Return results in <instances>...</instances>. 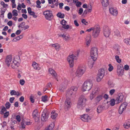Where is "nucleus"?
<instances>
[{"label":"nucleus","instance_id":"nucleus-43","mask_svg":"<svg viewBox=\"0 0 130 130\" xmlns=\"http://www.w3.org/2000/svg\"><path fill=\"white\" fill-rule=\"evenodd\" d=\"M1 4L4 8H8V5L7 4H5L3 2V1L1 2Z\"/></svg>","mask_w":130,"mask_h":130},{"label":"nucleus","instance_id":"nucleus-49","mask_svg":"<svg viewBox=\"0 0 130 130\" xmlns=\"http://www.w3.org/2000/svg\"><path fill=\"white\" fill-rule=\"evenodd\" d=\"M5 11L3 10H1V14L0 15V17L2 18H3L4 17V15Z\"/></svg>","mask_w":130,"mask_h":130},{"label":"nucleus","instance_id":"nucleus-48","mask_svg":"<svg viewBox=\"0 0 130 130\" xmlns=\"http://www.w3.org/2000/svg\"><path fill=\"white\" fill-rule=\"evenodd\" d=\"M109 68L108 69L109 71L110 72H111L113 69V67L110 64H109Z\"/></svg>","mask_w":130,"mask_h":130},{"label":"nucleus","instance_id":"nucleus-63","mask_svg":"<svg viewBox=\"0 0 130 130\" xmlns=\"http://www.w3.org/2000/svg\"><path fill=\"white\" fill-rule=\"evenodd\" d=\"M83 9L82 8H80L79 10L78 13L80 15H81L83 12Z\"/></svg>","mask_w":130,"mask_h":130},{"label":"nucleus","instance_id":"nucleus-6","mask_svg":"<svg viewBox=\"0 0 130 130\" xmlns=\"http://www.w3.org/2000/svg\"><path fill=\"white\" fill-rule=\"evenodd\" d=\"M104 74L105 70L104 69H100L96 76V80L98 82H100L101 80L104 76Z\"/></svg>","mask_w":130,"mask_h":130},{"label":"nucleus","instance_id":"nucleus-32","mask_svg":"<svg viewBox=\"0 0 130 130\" xmlns=\"http://www.w3.org/2000/svg\"><path fill=\"white\" fill-rule=\"evenodd\" d=\"M10 94L11 95H14L18 96L20 95V93L18 92H16L14 90H11L10 92Z\"/></svg>","mask_w":130,"mask_h":130},{"label":"nucleus","instance_id":"nucleus-20","mask_svg":"<svg viewBox=\"0 0 130 130\" xmlns=\"http://www.w3.org/2000/svg\"><path fill=\"white\" fill-rule=\"evenodd\" d=\"M109 11L110 14L112 15L116 16L118 14L117 10L116 9L111 7L109 8Z\"/></svg>","mask_w":130,"mask_h":130},{"label":"nucleus","instance_id":"nucleus-39","mask_svg":"<svg viewBox=\"0 0 130 130\" xmlns=\"http://www.w3.org/2000/svg\"><path fill=\"white\" fill-rule=\"evenodd\" d=\"M115 35L118 37H120L121 35L119 31L117 30H116L115 31Z\"/></svg>","mask_w":130,"mask_h":130},{"label":"nucleus","instance_id":"nucleus-58","mask_svg":"<svg viewBox=\"0 0 130 130\" xmlns=\"http://www.w3.org/2000/svg\"><path fill=\"white\" fill-rule=\"evenodd\" d=\"M16 119L19 122H20L21 120L20 116L19 115L17 116L16 117Z\"/></svg>","mask_w":130,"mask_h":130},{"label":"nucleus","instance_id":"nucleus-19","mask_svg":"<svg viewBox=\"0 0 130 130\" xmlns=\"http://www.w3.org/2000/svg\"><path fill=\"white\" fill-rule=\"evenodd\" d=\"M123 97L124 96L123 94L122 93L119 94L115 100L116 103L118 104L120 102H122Z\"/></svg>","mask_w":130,"mask_h":130},{"label":"nucleus","instance_id":"nucleus-12","mask_svg":"<svg viewBox=\"0 0 130 130\" xmlns=\"http://www.w3.org/2000/svg\"><path fill=\"white\" fill-rule=\"evenodd\" d=\"M117 72L118 75H119L121 76L123 74V67L122 64H119L118 66Z\"/></svg>","mask_w":130,"mask_h":130},{"label":"nucleus","instance_id":"nucleus-46","mask_svg":"<svg viewBox=\"0 0 130 130\" xmlns=\"http://www.w3.org/2000/svg\"><path fill=\"white\" fill-rule=\"evenodd\" d=\"M11 104L8 102H7L5 104V106L7 109H8L10 106Z\"/></svg>","mask_w":130,"mask_h":130},{"label":"nucleus","instance_id":"nucleus-64","mask_svg":"<svg viewBox=\"0 0 130 130\" xmlns=\"http://www.w3.org/2000/svg\"><path fill=\"white\" fill-rule=\"evenodd\" d=\"M24 97L23 96H22L20 98L19 100L20 102H23L24 101Z\"/></svg>","mask_w":130,"mask_h":130},{"label":"nucleus","instance_id":"nucleus-11","mask_svg":"<svg viewBox=\"0 0 130 130\" xmlns=\"http://www.w3.org/2000/svg\"><path fill=\"white\" fill-rule=\"evenodd\" d=\"M48 114L46 112V110H44L42 113L41 117V120L43 122H45L47 121L48 118Z\"/></svg>","mask_w":130,"mask_h":130},{"label":"nucleus","instance_id":"nucleus-31","mask_svg":"<svg viewBox=\"0 0 130 130\" xmlns=\"http://www.w3.org/2000/svg\"><path fill=\"white\" fill-rule=\"evenodd\" d=\"M66 85L65 84L62 83L61 84L59 88V90L61 92H63L66 88Z\"/></svg>","mask_w":130,"mask_h":130},{"label":"nucleus","instance_id":"nucleus-9","mask_svg":"<svg viewBox=\"0 0 130 130\" xmlns=\"http://www.w3.org/2000/svg\"><path fill=\"white\" fill-rule=\"evenodd\" d=\"M33 117L36 122H39L40 120V116L37 109L35 110L32 113Z\"/></svg>","mask_w":130,"mask_h":130},{"label":"nucleus","instance_id":"nucleus-21","mask_svg":"<svg viewBox=\"0 0 130 130\" xmlns=\"http://www.w3.org/2000/svg\"><path fill=\"white\" fill-rule=\"evenodd\" d=\"M60 23L62 25V27L64 29H68L69 28L72 29V27L71 26H69L68 25H66L67 22L64 20H63L60 22Z\"/></svg>","mask_w":130,"mask_h":130},{"label":"nucleus","instance_id":"nucleus-3","mask_svg":"<svg viewBox=\"0 0 130 130\" xmlns=\"http://www.w3.org/2000/svg\"><path fill=\"white\" fill-rule=\"evenodd\" d=\"M90 55L93 60L95 61L96 60L98 55V49L95 47H92L90 50Z\"/></svg>","mask_w":130,"mask_h":130},{"label":"nucleus","instance_id":"nucleus-16","mask_svg":"<svg viewBox=\"0 0 130 130\" xmlns=\"http://www.w3.org/2000/svg\"><path fill=\"white\" fill-rule=\"evenodd\" d=\"M80 118L84 122H88L91 119V117L87 114H84L80 116Z\"/></svg>","mask_w":130,"mask_h":130},{"label":"nucleus","instance_id":"nucleus-28","mask_svg":"<svg viewBox=\"0 0 130 130\" xmlns=\"http://www.w3.org/2000/svg\"><path fill=\"white\" fill-rule=\"evenodd\" d=\"M60 36L62 37L64 40L66 41L69 40L70 39L69 36H66V35L64 34L61 35Z\"/></svg>","mask_w":130,"mask_h":130},{"label":"nucleus","instance_id":"nucleus-45","mask_svg":"<svg viewBox=\"0 0 130 130\" xmlns=\"http://www.w3.org/2000/svg\"><path fill=\"white\" fill-rule=\"evenodd\" d=\"M93 62L92 61H90L88 62V65L89 68H91L93 67Z\"/></svg>","mask_w":130,"mask_h":130},{"label":"nucleus","instance_id":"nucleus-37","mask_svg":"<svg viewBox=\"0 0 130 130\" xmlns=\"http://www.w3.org/2000/svg\"><path fill=\"white\" fill-rule=\"evenodd\" d=\"M57 15L58 17L61 18H63L64 17V14L61 12H59L57 14Z\"/></svg>","mask_w":130,"mask_h":130},{"label":"nucleus","instance_id":"nucleus-1","mask_svg":"<svg viewBox=\"0 0 130 130\" xmlns=\"http://www.w3.org/2000/svg\"><path fill=\"white\" fill-rule=\"evenodd\" d=\"M87 99L84 95H81L79 98L77 107L80 109H83L86 106Z\"/></svg>","mask_w":130,"mask_h":130},{"label":"nucleus","instance_id":"nucleus-38","mask_svg":"<svg viewBox=\"0 0 130 130\" xmlns=\"http://www.w3.org/2000/svg\"><path fill=\"white\" fill-rule=\"evenodd\" d=\"M115 59L117 62L118 63H120L121 62V59L119 58V56L118 55H116L115 56Z\"/></svg>","mask_w":130,"mask_h":130},{"label":"nucleus","instance_id":"nucleus-42","mask_svg":"<svg viewBox=\"0 0 130 130\" xmlns=\"http://www.w3.org/2000/svg\"><path fill=\"white\" fill-rule=\"evenodd\" d=\"M124 43L128 45H130V39H125L124 40Z\"/></svg>","mask_w":130,"mask_h":130},{"label":"nucleus","instance_id":"nucleus-24","mask_svg":"<svg viewBox=\"0 0 130 130\" xmlns=\"http://www.w3.org/2000/svg\"><path fill=\"white\" fill-rule=\"evenodd\" d=\"M103 95L101 94L98 95L95 99L94 101L95 103L97 104L99 103L103 99Z\"/></svg>","mask_w":130,"mask_h":130},{"label":"nucleus","instance_id":"nucleus-35","mask_svg":"<svg viewBox=\"0 0 130 130\" xmlns=\"http://www.w3.org/2000/svg\"><path fill=\"white\" fill-rule=\"evenodd\" d=\"M47 96L46 95L42 96L41 98L42 101L44 102H46L47 101Z\"/></svg>","mask_w":130,"mask_h":130},{"label":"nucleus","instance_id":"nucleus-14","mask_svg":"<svg viewBox=\"0 0 130 130\" xmlns=\"http://www.w3.org/2000/svg\"><path fill=\"white\" fill-rule=\"evenodd\" d=\"M103 32L105 37H108L110 34V30L108 26H105L103 28Z\"/></svg>","mask_w":130,"mask_h":130},{"label":"nucleus","instance_id":"nucleus-52","mask_svg":"<svg viewBox=\"0 0 130 130\" xmlns=\"http://www.w3.org/2000/svg\"><path fill=\"white\" fill-rule=\"evenodd\" d=\"M74 24L76 27H78L79 25L78 23L77 20H75L74 21Z\"/></svg>","mask_w":130,"mask_h":130},{"label":"nucleus","instance_id":"nucleus-34","mask_svg":"<svg viewBox=\"0 0 130 130\" xmlns=\"http://www.w3.org/2000/svg\"><path fill=\"white\" fill-rule=\"evenodd\" d=\"M91 41L90 37H87L86 40V44L87 46H88L89 45Z\"/></svg>","mask_w":130,"mask_h":130},{"label":"nucleus","instance_id":"nucleus-54","mask_svg":"<svg viewBox=\"0 0 130 130\" xmlns=\"http://www.w3.org/2000/svg\"><path fill=\"white\" fill-rule=\"evenodd\" d=\"M7 16L8 19H10L12 17V15L11 12H9Z\"/></svg>","mask_w":130,"mask_h":130},{"label":"nucleus","instance_id":"nucleus-41","mask_svg":"<svg viewBox=\"0 0 130 130\" xmlns=\"http://www.w3.org/2000/svg\"><path fill=\"white\" fill-rule=\"evenodd\" d=\"M2 109L1 110V113L3 114L4 113V112L6 111V108L4 106H2Z\"/></svg>","mask_w":130,"mask_h":130},{"label":"nucleus","instance_id":"nucleus-55","mask_svg":"<svg viewBox=\"0 0 130 130\" xmlns=\"http://www.w3.org/2000/svg\"><path fill=\"white\" fill-rule=\"evenodd\" d=\"M113 48L116 50L120 48V47L119 46L118 44L115 45L113 47Z\"/></svg>","mask_w":130,"mask_h":130},{"label":"nucleus","instance_id":"nucleus-40","mask_svg":"<svg viewBox=\"0 0 130 130\" xmlns=\"http://www.w3.org/2000/svg\"><path fill=\"white\" fill-rule=\"evenodd\" d=\"M12 12L13 15L14 16H17L18 15L17 11L15 9L13 10Z\"/></svg>","mask_w":130,"mask_h":130},{"label":"nucleus","instance_id":"nucleus-23","mask_svg":"<svg viewBox=\"0 0 130 130\" xmlns=\"http://www.w3.org/2000/svg\"><path fill=\"white\" fill-rule=\"evenodd\" d=\"M12 59V57L11 55L7 56L6 58L5 62L8 66H9L11 63Z\"/></svg>","mask_w":130,"mask_h":130},{"label":"nucleus","instance_id":"nucleus-8","mask_svg":"<svg viewBox=\"0 0 130 130\" xmlns=\"http://www.w3.org/2000/svg\"><path fill=\"white\" fill-rule=\"evenodd\" d=\"M108 103V102H107L106 104H103L102 105H99L97 108V112L98 113H99L102 112L104 109L108 108L109 106L107 104Z\"/></svg>","mask_w":130,"mask_h":130},{"label":"nucleus","instance_id":"nucleus-59","mask_svg":"<svg viewBox=\"0 0 130 130\" xmlns=\"http://www.w3.org/2000/svg\"><path fill=\"white\" fill-rule=\"evenodd\" d=\"M94 27H92L90 28H89L86 31L88 32H90L91 31H93V30H94Z\"/></svg>","mask_w":130,"mask_h":130},{"label":"nucleus","instance_id":"nucleus-57","mask_svg":"<svg viewBox=\"0 0 130 130\" xmlns=\"http://www.w3.org/2000/svg\"><path fill=\"white\" fill-rule=\"evenodd\" d=\"M4 117L6 118L8 117L9 114V112L8 111L7 112L5 113H4Z\"/></svg>","mask_w":130,"mask_h":130},{"label":"nucleus","instance_id":"nucleus-15","mask_svg":"<svg viewBox=\"0 0 130 130\" xmlns=\"http://www.w3.org/2000/svg\"><path fill=\"white\" fill-rule=\"evenodd\" d=\"M127 105V103L126 102H124L121 105L119 110V112L120 114H121L123 111L125 110Z\"/></svg>","mask_w":130,"mask_h":130},{"label":"nucleus","instance_id":"nucleus-18","mask_svg":"<svg viewBox=\"0 0 130 130\" xmlns=\"http://www.w3.org/2000/svg\"><path fill=\"white\" fill-rule=\"evenodd\" d=\"M78 89V88L75 86H73L71 87L70 90L68 92V94L70 95L74 94Z\"/></svg>","mask_w":130,"mask_h":130},{"label":"nucleus","instance_id":"nucleus-47","mask_svg":"<svg viewBox=\"0 0 130 130\" xmlns=\"http://www.w3.org/2000/svg\"><path fill=\"white\" fill-rule=\"evenodd\" d=\"M101 95H103V98L106 100L108 99V95L106 94L102 93L101 94Z\"/></svg>","mask_w":130,"mask_h":130},{"label":"nucleus","instance_id":"nucleus-25","mask_svg":"<svg viewBox=\"0 0 130 130\" xmlns=\"http://www.w3.org/2000/svg\"><path fill=\"white\" fill-rule=\"evenodd\" d=\"M32 66L33 68L36 70H39L40 69L39 64L37 63L35 61L33 62L32 64Z\"/></svg>","mask_w":130,"mask_h":130},{"label":"nucleus","instance_id":"nucleus-29","mask_svg":"<svg viewBox=\"0 0 130 130\" xmlns=\"http://www.w3.org/2000/svg\"><path fill=\"white\" fill-rule=\"evenodd\" d=\"M102 5L104 7H107L108 5V0H101Z\"/></svg>","mask_w":130,"mask_h":130},{"label":"nucleus","instance_id":"nucleus-61","mask_svg":"<svg viewBox=\"0 0 130 130\" xmlns=\"http://www.w3.org/2000/svg\"><path fill=\"white\" fill-rule=\"evenodd\" d=\"M20 39L19 37L18 36L17 37H16L15 38H14L13 40V41L14 40V41H17L19 40Z\"/></svg>","mask_w":130,"mask_h":130},{"label":"nucleus","instance_id":"nucleus-22","mask_svg":"<svg viewBox=\"0 0 130 130\" xmlns=\"http://www.w3.org/2000/svg\"><path fill=\"white\" fill-rule=\"evenodd\" d=\"M98 90V88H95L90 94L89 98L91 100H92L95 97V94L97 93Z\"/></svg>","mask_w":130,"mask_h":130},{"label":"nucleus","instance_id":"nucleus-5","mask_svg":"<svg viewBox=\"0 0 130 130\" xmlns=\"http://www.w3.org/2000/svg\"><path fill=\"white\" fill-rule=\"evenodd\" d=\"M77 59V55L75 56L74 54L69 55L68 56L67 60L70 66V67H72L74 66V61Z\"/></svg>","mask_w":130,"mask_h":130},{"label":"nucleus","instance_id":"nucleus-44","mask_svg":"<svg viewBox=\"0 0 130 130\" xmlns=\"http://www.w3.org/2000/svg\"><path fill=\"white\" fill-rule=\"evenodd\" d=\"M115 100L114 99H112L110 101V104L111 106H113L115 105Z\"/></svg>","mask_w":130,"mask_h":130},{"label":"nucleus","instance_id":"nucleus-17","mask_svg":"<svg viewBox=\"0 0 130 130\" xmlns=\"http://www.w3.org/2000/svg\"><path fill=\"white\" fill-rule=\"evenodd\" d=\"M71 103L70 100L69 98L66 99L65 102V109L66 110H68L71 106Z\"/></svg>","mask_w":130,"mask_h":130},{"label":"nucleus","instance_id":"nucleus-62","mask_svg":"<svg viewBox=\"0 0 130 130\" xmlns=\"http://www.w3.org/2000/svg\"><path fill=\"white\" fill-rule=\"evenodd\" d=\"M14 98L12 97L10 98L9 99V101L11 103H13V101L14 99Z\"/></svg>","mask_w":130,"mask_h":130},{"label":"nucleus","instance_id":"nucleus-10","mask_svg":"<svg viewBox=\"0 0 130 130\" xmlns=\"http://www.w3.org/2000/svg\"><path fill=\"white\" fill-rule=\"evenodd\" d=\"M100 32L99 27L96 26H94V28L92 33V36L94 38L97 37L99 36Z\"/></svg>","mask_w":130,"mask_h":130},{"label":"nucleus","instance_id":"nucleus-26","mask_svg":"<svg viewBox=\"0 0 130 130\" xmlns=\"http://www.w3.org/2000/svg\"><path fill=\"white\" fill-rule=\"evenodd\" d=\"M49 73L53 77L56 78L57 76V74L55 71L52 69H49L48 70Z\"/></svg>","mask_w":130,"mask_h":130},{"label":"nucleus","instance_id":"nucleus-36","mask_svg":"<svg viewBox=\"0 0 130 130\" xmlns=\"http://www.w3.org/2000/svg\"><path fill=\"white\" fill-rule=\"evenodd\" d=\"M54 126V123H52L49 125L47 128L52 130H53V128Z\"/></svg>","mask_w":130,"mask_h":130},{"label":"nucleus","instance_id":"nucleus-27","mask_svg":"<svg viewBox=\"0 0 130 130\" xmlns=\"http://www.w3.org/2000/svg\"><path fill=\"white\" fill-rule=\"evenodd\" d=\"M51 45L57 51H58L60 49V45L58 43L52 44Z\"/></svg>","mask_w":130,"mask_h":130},{"label":"nucleus","instance_id":"nucleus-56","mask_svg":"<svg viewBox=\"0 0 130 130\" xmlns=\"http://www.w3.org/2000/svg\"><path fill=\"white\" fill-rule=\"evenodd\" d=\"M82 22L84 24L86 25H87L88 24L87 22H86L85 20L84 19H83L82 20Z\"/></svg>","mask_w":130,"mask_h":130},{"label":"nucleus","instance_id":"nucleus-51","mask_svg":"<svg viewBox=\"0 0 130 130\" xmlns=\"http://www.w3.org/2000/svg\"><path fill=\"white\" fill-rule=\"evenodd\" d=\"M29 15H30L32 16L33 17L35 18H36L37 17V15L35 14V12L33 11L31 13H30L29 14Z\"/></svg>","mask_w":130,"mask_h":130},{"label":"nucleus","instance_id":"nucleus-50","mask_svg":"<svg viewBox=\"0 0 130 130\" xmlns=\"http://www.w3.org/2000/svg\"><path fill=\"white\" fill-rule=\"evenodd\" d=\"M25 24V23L24 22H22L21 24L18 27H21L22 28V29H23V27L24 26V25Z\"/></svg>","mask_w":130,"mask_h":130},{"label":"nucleus","instance_id":"nucleus-53","mask_svg":"<svg viewBox=\"0 0 130 130\" xmlns=\"http://www.w3.org/2000/svg\"><path fill=\"white\" fill-rule=\"evenodd\" d=\"M25 80L23 79H21L20 80V84L22 85H23L25 84Z\"/></svg>","mask_w":130,"mask_h":130},{"label":"nucleus","instance_id":"nucleus-7","mask_svg":"<svg viewBox=\"0 0 130 130\" xmlns=\"http://www.w3.org/2000/svg\"><path fill=\"white\" fill-rule=\"evenodd\" d=\"M85 70V68L83 67H79L76 72L75 73L76 76L78 77H81L84 73Z\"/></svg>","mask_w":130,"mask_h":130},{"label":"nucleus","instance_id":"nucleus-4","mask_svg":"<svg viewBox=\"0 0 130 130\" xmlns=\"http://www.w3.org/2000/svg\"><path fill=\"white\" fill-rule=\"evenodd\" d=\"M20 60L19 56L15 57L13 60L11 67L13 69H16L19 66Z\"/></svg>","mask_w":130,"mask_h":130},{"label":"nucleus","instance_id":"nucleus-2","mask_svg":"<svg viewBox=\"0 0 130 130\" xmlns=\"http://www.w3.org/2000/svg\"><path fill=\"white\" fill-rule=\"evenodd\" d=\"M93 86V83L91 80L86 81L83 84L82 88V90L83 92L89 91L92 88Z\"/></svg>","mask_w":130,"mask_h":130},{"label":"nucleus","instance_id":"nucleus-60","mask_svg":"<svg viewBox=\"0 0 130 130\" xmlns=\"http://www.w3.org/2000/svg\"><path fill=\"white\" fill-rule=\"evenodd\" d=\"M115 90L114 89H111L109 91V93L111 95H112L115 92Z\"/></svg>","mask_w":130,"mask_h":130},{"label":"nucleus","instance_id":"nucleus-13","mask_svg":"<svg viewBox=\"0 0 130 130\" xmlns=\"http://www.w3.org/2000/svg\"><path fill=\"white\" fill-rule=\"evenodd\" d=\"M43 14L45 16L46 19L50 20L53 18V16L51 11H46L43 12Z\"/></svg>","mask_w":130,"mask_h":130},{"label":"nucleus","instance_id":"nucleus-33","mask_svg":"<svg viewBox=\"0 0 130 130\" xmlns=\"http://www.w3.org/2000/svg\"><path fill=\"white\" fill-rule=\"evenodd\" d=\"M124 127L126 129L129 128L130 126V122L129 121L125 122L124 124Z\"/></svg>","mask_w":130,"mask_h":130},{"label":"nucleus","instance_id":"nucleus-30","mask_svg":"<svg viewBox=\"0 0 130 130\" xmlns=\"http://www.w3.org/2000/svg\"><path fill=\"white\" fill-rule=\"evenodd\" d=\"M57 113L55 111H53L51 113V117L53 119H55L57 117Z\"/></svg>","mask_w":130,"mask_h":130}]
</instances>
